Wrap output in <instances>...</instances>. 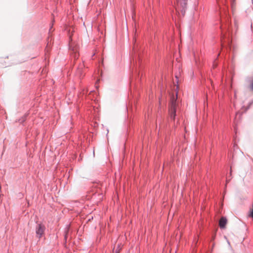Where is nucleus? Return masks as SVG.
I'll list each match as a JSON object with an SVG mask.
<instances>
[{"label": "nucleus", "mask_w": 253, "mask_h": 253, "mask_svg": "<svg viewBox=\"0 0 253 253\" xmlns=\"http://www.w3.org/2000/svg\"><path fill=\"white\" fill-rule=\"evenodd\" d=\"M176 99L173 98L169 107V113L170 119L174 122L176 116Z\"/></svg>", "instance_id": "nucleus-3"}, {"label": "nucleus", "mask_w": 253, "mask_h": 253, "mask_svg": "<svg viewBox=\"0 0 253 253\" xmlns=\"http://www.w3.org/2000/svg\"><path fill=\"white\" fill-rule=\"evenodd\" d=\"M235 0H230V4L231 6L232 9H233V7L235 4Z\"/></svg>", "instance_id": "nucleus-10"}, {"label": "nucleus", "mask_w": 253, "mask_h": 253, "mask_svg": "<svg viewBox=\"0 0 253 253\" xmlns=\"http://www.w3.org/2000/svg\"><path fill=\"white\" fill-rule=\"evenodd\" d=\"M227 222V218L224 217L222 216L221 217L219 222V225L221 229H224L226 227V225Z\"/></svg>", "instance_id": "nucleus-5"}, {"label": "nucleus", "mask_w": 253, "mask_h": 253, "mask_svg": "<svg viewBox=\"0 0 253 253\" xmlns=\"http://www.w3.org/2000/svg\"><path fill=\"white\" fill-rule=\"evenodd\" d=\"M215 237V234H213V235H212V239H211V240H214Z\"/></svg>", "instance_id": "nucleus-12"}, {"label": "nucleus", "mask_w": 253, "mask_h": 253, "mask_svg": "<svg viewBox=\"0 0 253 253\" xmlns=\"http://www.w3.org/2000/svg\"><path fill=\"white\" fill-rule=\"evenodd\" d=\"M68 231H67L64 234L65 244H66V243H67V237H68Z\"/></svg>", "instance_id": "nucleus-9"}, {"label": "nucleus", "mask_w": 253, "mask_h": 253, "mask_svg": "<svg viewBox=\"0 0 253 253\" xmlns=\"http://www.w3.org/2000/svg\"><path fill=\"white\" fill-rule=\"evenodd\" d=\"M188 0H177L176 5L175 7L176 12L178 13H181L182 16L185 14L187 8Z\"/></svg>", "instance_id": "nucleus-2"}, {"label": "nucleus", "mask_w": 253, "mask_h": 253, "mask_svg": "<svg viewBox=\"0 0 253 253\" xmlns=\"http://www.w3.org/2000/svg\"><path fill=\"white\" fill-rule=\"evenodd\" d=\"M84 67V65H83V64H81L80 65V66H79V67L78 68V73L79 74H80L81 75H83V68Z\"/></svg>", "instance_id": "nucleus-7"}, {"label": "nucleus", "mask_w": 253, "mask_h": 253, "mask_svg": "<svg viewBox=\"0 0 253 253\" xmlns=\"http://www.w3.org/2000/svg\"><path fill=\"white\" fill-rule=\"evenodd\" d=\"M137 60H138V65L139 66L140 65V58L139 54H138V55H136L135 57L133 58V64L134 66L135 65V64H136V66H137Z\"/></svg>", "instance_id": "nucleus-6"}, {"label": "nucleus", "mask_w": 253, "mask_h": 253, "mask_svg": "<svg viewBox=\"0 0 253 253\" xmlns=\"http://www.w3.org/2000/svg\"><path fill=\"white\" fill-rule=\"evenodd\" d=\"M248 216L253 218V208H252V209L250 210L249 213L248 214Z\"/></svg>", "instance_id": "nucleus-8"}, {"label": "nucleus", "mask_w": 253, "mask_h": 253, "mask_svg": "<svg viewBox=\"0 0 253 253\" xmlns=\"http://www.w3.org/2000/svg\"><path fill=\"white\" fill-rule=\"evenodd\" d=\"M250 88L252 91H253V80L252 81L250 84Z\"/></svg>", "instance_id": "nucleus-11"}, {"label": "nucleus", "mask_w": 253, "mask_h": 253, "mask_svg": "<svg viewBox=\"0 0 253 253\" xmlns=\"http://www.w3.org/2000/svg\"><path fill=\"white\" fill-rule=\"evenodd\" d=\"M251 104V103H250V105H250ZM249 108H250V106H249L248 107H247V108H246V111H247L248 109H249Z\"/></svg>", "instance_id": "nucleus-13"}, {"label": "nucleus", "mask_w": 253, "mask_h": 253, "mask_svg": "<svg viewBox=\"0 0 253 253\" xmlns=\"http://www.w3.org/2000/svg\"><path fill=\"white\" fill-rule=\"evenodd\" d=\"M252 3H253V0H252Z\"/></svg>", "instance_id": "nucleus-14"}, {"label": "nucleus", "mask_w": 253, "mask_h": 253, "mask_svg": "<svg viewBox=\"0 0 253 253\" xmlns=\"http://www.w3.org/2000/svg\"><path fill=\"white\" fill-rule=\"evenodd\" d=\"M225 7L220 8V26L221 30V41L222 42H227L228 44L230 42V37L229 28L230 25V18L228 15V7L225 2Z\"/></svg>", "instance_id": "nucleus-1"}, {"label": "nucleus", "mask_w": 253, "mask_h": 253, "mask_svg": "<svg viewBox=\"0 0 253 253\" xmlns=\"http://www.w3.org/2000/svg\"><path fill=\"white\" fill-rule=\"evenodd\" d=\"M35 230L37 237L40 239L44 233L45 227L42 223H38L36 226Z\"/></svg>", "instance_id": "nucleus-4"}]
</instances>
